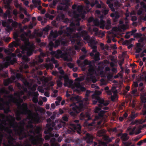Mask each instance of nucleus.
Here are the masks:
<instances>
[{"label": "nucleus", "mask_w": 146, "mask_h": 146, "mask_svg": "<svg viewBox=\"0 0 146 146\" xmlns=\"http://www.w3.org/2000/svg\"><path fill=\"white\" fill-rule=\"evenodd\" d=\"M40 127H37L36 129L34 128L30 129L29 132L30 133L33 134L34 135L35 134H38L36 136L30 134L27 131L26 132L24 130V129H21L19 131V139L22 140L24 138H27L29 137V140L32 144L37 146H41L43 143L44 139L42 137V135L40 133Z\"/></svg>", "instance_id": "f257e3e1"}, {"label": "nucleus", "mask_w": 146, "mask_h": 146, "mask_svg": "<svg viewBox=\"0 0 146 146\" xmlns=\"http://www.w3.org/2000/svg\"><path fill=\"white\" fill-rule=\"evenodd\" d=\"M77 30L79 32L74 35L75 37L71 39L70 40L72 42L77 44L78 45L81 44L80 38L81 37L83 38L84 40H89L90 36L88 35L87 32L84 30L82 31V28L80 27L77 29Z\"/></svg>", "instance_id": "f03ea898"}, {"label": "nucleus", "mask_w": 146, "mask_h": 146, "mask_svg": "<svg viewBox=\"0 0 146 146\" xmlns=\"http://www.w3.org/2000/svg\"><path fill=\"white\" fill-rule=\"evenodd\" d=\"M84 138L86 143L88 145L96 146L98 143V145L97 146H107V143L101 140H98V143L96 142H93V137L92 135L89 133H87Z\"/></svg>", "instance_id": "7ed1b4c3"}, {"label": "nucleus", "mask_w": 146, "mask_h": 146, "mask_svg": "<svg viewBox=\"0 0 146 146\" xmlns=\"http://www.w3.org/2000/svg\"><path fill=\"white\" fill-rule=\"evenodd\" d=\"M73 104L75 105L72 108V111L70 112L69 114L71 117L74 118L77 116L78 113L84 110V105L82 103H80L78 106L75 103Z\"/></svg>", "instance_id": "20e7f679"}, {"label": "nucleus", "mask_w": 146, "mask_h": 146, "mask_svg": "<svg viewBox=\"0 0 146 146\" xmlns=\"http://www.w3.org/2000/svg\"><path fill=\"white\" fill-rule=\"evenodd\" d=\"M88 41V44L89 46H90L91 48L93 49L92 52L90 53V55L91 56L93 57L95 55L94 53L97 52V46L96 45L98 42L93 38H90Z\"/></svg>", "instance_id": "39448f33"}, {"label": "nucleus", "mask_w": 146, "mask_h": 146, "mask_svg": "<svg viewBox=\"0 0 146 146\" xmlns=\"http://www.w3.org/2000/svg\"><path fill=\"white\" fill-rule=\"evenodd\" d=\"M5 131L7 134H6V137L8 140V143H11V141H14L15 140V138L13 137V131L12 130L7 127L5 129Z\"/></svg>", "instance_id": "423d86ee"}, {"label": "nucleus", "mask_w": 146, "mask_h": 146, "mask_svg": "<svg viewBox=\"0 0 146 146\" xmlns=\"http://www.w3.org/2000/svg\"><path fill=\"white\" fill-rule=\"evenodd\" d=\"M21 53L24 54L27 52V54L28 56L32 55L33 52V50L31 48H28L25 45H22L21 47Z\"/></svg>", "instance_id": "0eeeda50"}, {"label": "nucleus", "mask_w": 146, "mask_h": 146, "mask_svg": "<svg viewBox=\"0 0 146 146\" xmlns=\"http://www.w3.org/2000/svg\"><path fill=\"white\" fill-rule=\"evenodd\" d=\"M73 17L76 21L78 22L76 24L75 26H79L80 25V23L79 22L81 19V18L83 19L85 16L83 14H77V12L76 11H74L73 12Z\"/></svg>", "instance_id": "6e6552de"}, {"label": "nucleus", "mask_w": 146, "mask_h": 146, "mask_svg": "<svg viewBox=\"0 0 146 146\" xmlns=\"http://www.w3.org/2000/svg\"><path fill=\"white\" fill-rule=\"evenodd\" d=\"M91 21H93L94 23L95 26H100L101 28H104V23H105V21L103 19H101L100 21L98 19H94L93 18H91V19H90L89 21L90 20H91Z\"/></svg>", "instance_id": "1a4fd4ad"}, {"label": "nucleus", "mask_w": 146, "mask_h": 146, "mask_svg": "<svg viewBox=\"0 0 146 146\" xmlns=\"http://www.w3.org/2000/svg\"><path fill=\"white\" fill-rule=\"evenodd\" d=\"M101 93L102 92L101 91L96 90L94 93L92 95V98L93 99H95V100H94L93 101V104H96L98 102L100 103L99 101L97 99V97H100L99 95L101 94Z\"/></svg>", "instance_id": "9d476101"}, {"label": "nucleus", "mask_w": 146, "mask_h": 146, "mask_svg": "<svg viewBox=\"0 0 146 146\" xmlns=\"http://www.w3.org/2000/svg\"><path fill=\"white\" fill-rule=\"evenodd\" d=\"M71 141L75 142V144L79 146H84L85 144V141L82 139L75 138V139L72 138L70 139Z\"/></svg>", "instance_id": "9b49d317"}, {"label": "nucleus", "mask_w": 146, "mask_h": 146, "mask_svg": "<svg viewBox=\"0 0 146 146\" xmlns=\"http://www.w3.org/2000/svg\"><path fill=\"white\" fill-rule=\"evenodd\" d=\"M20 106L21 108V113L22 114H27L28 111L27 104L26 103H24Z\"/></svg>", "instance_id": "f8f14e48"}, {"label": "nucleus", "mask_w": 146, "mask_h": 146, "mask_svg": "<svg viewBox=\"0 0 146 146\" xmlns=\"http://www.w3.org/2000/svg\"><path fill=\"white\" fill-rule=\"evenodd\" d=\"M5 93L7 94H8L9 93V91L6 90H5V91L4 93ZM3 94V93L0 96V109L1 110H4L5 109V105L6 103V102H5L4 99L1 97V95Z\"/></svg>", "instance_id": "ddd939ff"}, {"label": "nucleus", "mask_w": 146, "mask_h": 146, "mask_svg": "<svg viewBox=\"0 0 146 146\" xmlns=\"http://www.w3.org/2000/svg\"><path fill=\"white\" fill-rule=\"evenodd\" d=\"M9 125L10 127H12L14 131L17 133L18 135H19L18 133L20 131V129L22 128H19V129H17L18 126L17 125V123L16 122H11L10 123Z\"/></svg>", "instance_id": "4468645a"}, {"label": "nucleus", "mask_w": 146, "mask_h": 146, "mask_svg": "<svg viewBox=\"0 0 146 146\" xmlns=\"http://www.w3.org/2000/svg\"><path fill=\"white\" fill-rule=\"evenodd\" d=\"M16 138L15 139V140L14 141H11V143H8V144L9 145V146H22V145L21 143H20L18 142H17L16 141ZM27 144H29L30 145H31V144L29 143L28 141H27L25 143V146H26L27 145Z\"/></svg>", "instance_id": "2eb2a0df"}, {"label": "nucleus", "mask_w": 146, "mask_h": 146, "mask_svg": "<svg viewBox=\"0 0 146 146\" xmlns=\"http://www.w3.org/2000/svg\"><path fill=\"white\" fill-rule=\"evenodd\" d=\"M56 19L57 21H60L61 20H64V22L65 23L68 22L69 20L68 18L65 19V15L64 14H59L57 16Z\"/></svg>", "instance_id": "dca6fc26"}, {"label": "nucleus", "mask_w": 146, "mask_h": 146, "mask_svg": "<svg viewBox=\"0 0 146 146\" xmlns=\"http://www.w3.org/2000/svg\"><path fill=\"white\" fill-rule=\"evenodd\" d=\"M73 127L74 130L76 131L80 135H82V132L81 130V127L80 124H77L76 125H73Z\"/></svg>", "instance_id": "f3484780"}, {"label": "nucleus", "mask_w": 146, "mask_h": 146, "mask_svg": "<svg viewBox=\"0 0 146 146\" xmlns=\"http://www.w3.org/2000/svg\"><path fill=\"white\" fill-rule=\"evenodd\" d=\"M7 9L6 10V12L3 14V16L4 18H6L7 17L10 18L11 17V12L10 10L11 8L10 6L8 5L7 7Z\"/></svg>", "instance_id": "a211bd4d"}, {"label": "nucleus", "mask_w": 146, "mask_h": 146, "mask_svg": "<svg viewBox=\"0 0 146 146\" xmlns=\"http://www.w3.org/2000/svg\"><path fill=\"white\" fill-rule=\"evenodd\" d=\"M20 45V44L18 41H13L9 45V47L11 49V50L12 51H14V49H13V47H17Z\"/></svg>", "instance_id": "6ab92c4d"}, {"label": "nucleus", "mask_w": 146, "mask_h": 146, "mask_svg": "<svg viewBox=\"0 0 146 146\" xmlns=\"http://www.w3.org/2000/svg\"><path fill=\"white\" fill-rule=\"evenodd\" d=\"M102 8L103 9L102 11V15L100 16V17L101 19L103 18V15H105L107 14L109 11V9H106V6L104 4L102 5Z\"/></svg>", "instance_id": "aec40b11"}, {"label": "nucleus", "mask_w": 146, "mask_h": 146, "mask_svg": "<svg viewBox=\"0 0 146 146\" xmlns=\"http://www.w3.org/2000/svg\"><path fill=\"white\" fill-rule=\"evenodd\" d=\"M64 86H67L68 84L71 85L73 83V81L69 80L68 77L67 75L64 76Z\"/></svg>", "instance_id": "412c9836"}, {"label": "nucleus", "mask_w": 146, "mask_h": 146, "mask_svg": "<svg viewBox=\"0 0 146 146\" xmlns=\"http://www.w3.org/2000/svg\"><path fill=\"white\" fill-rule=\"evenodd\" d=\"M88 72L89 74L91 75L90 77H94L93 75L96 72L95 68L92 64L90 65L89 66Z\"/></svg>", "instance_id": "4be33fe9"}, {"label": "nucleus", "mask_w": 146, "mask_h": 146, "mask_svg": "<svg viewBox=\"0 0 146 146\" xmlns=\"http://www.w3.org/2000/svg\"><path fill=\"white\" fill-rule=\"evenodd\" d=\"M45 56L46 54L44 53L41 52L40 54L36 58L37 62L40 63H42L43 61V59L41 58V56L43 58Z\"/></svg>", "instance_id": "5701e85b"}, {"label": "nucleus", "mask_w": 146, "mask_h": 146, "mask_svg": "<svg viewBox=\"0 0 146 146\" xmlns=\"http://www.w3.org/2000/svg\"><path fill=\"white\" fill-rule=\"evenodd\" d=\"M6 59L7 60L6 61L7 62L12 64L16 63L17 62V60L15 58H13L12 59L11 57L9 56H7L6 57Z\"/></svg>", "instance_id": "b1692460"}, {"label": "nucleus", "mask_w": 146, "mask_h": 146, "mask_svg": "<svg viewBox=\"0 0 146 146\" xmlns=\"http://www.w3.org/2000/svg\"><path fill=\"white\" fill-rule=\"evenodd\" d=\"M92 30L95 33L94 35L96 36H100L101 35H104V34L101 31H99L98 29L96 27H94Z\"/></svg>", "instance_id": "393cba45"}, {"label": "nucleus", "mask_w": 146, "mask_h": 146, "mask_svg": "<svg viewBox=\"0 0 146 146\" xmlns=\"http://www.w3.org/2000/svg\"><path fill=\"white\" fill-rule=\"evenodd\" d=\"M73 29L70 27H67L66 30H64V34L67 36H69L73 32Z\"/></svg>", "instance_id": "a878e982"}, {"label": "nucleus", "mask_w": 146, "mask_h": 146, "mask_svg": "<svg viewBox=\"0 0 146 146\" xmlns=\"http://www.w3.org/2000/svg\"><path fill=\"white\" fill-rule=\"evenodd\" d=\"M32 2L35 6L37 5H39L38 8V10H40L42 9V6L40 5L41 2L39 0H32Z\"/></svg>", "instance_id": "bb28decb"}, {"label": "nucleus", "mask_w": 146, "mask_h": 146, "mask_svg": "<svg viewBox=\"0 0 146 146\" xmlns=\"http://www.w3.org/2000/svg\"><path fill=\"white\" fill-rule=\"evenodd\" d=\"M140 98L142 103H145L146 102V92L141 93Z\"/></svg>", "instance_id": "cd10ccee"}, {"label": "nucleus", "mask_w": 146, "mask_h": 146, "mask_svg": "<svg viewBox=\"0 0 146 146\" xmlns=\"http://www.w3.org/2000/svg\"><path fill=\"white\" fill-rule=\"evenodd\" d=\"M110 16L113 18L114 20H117L119 18L120 15L119 13L117 11H116L115 12L111 14Z\"/></svg>", "instance_id": "c85d7f7f"}, {"label": "nucleus", "mask_w": 146, "mask_h": 146, "mask_svg": "<svg viewBox=\"0 0 146 146\" xmlns=\"http://www.w3.org/2000/svg\"><path fill=\"white\" fill-rule=\"evenodd\" d=\"M33 119L34 121L36 123H38L40 122V117L37 113L34 115Z\"/></svg>", "instance_id": "c756f323"}, {"label": "nucleus", "mask_w": 146, "mask_h": 146, "mask_svg": "<svg viewBox=\"0 0 146 146\" xmlns=\"http://www.w3.org/2000/svg\"><path fill=\"white\" fill-rule=\"evenodd\" d=\"M121 139L123 141V142H126L129 139V137L127 136V135L126 133H123V135L121 137Z\"/></svg>", "instance_id": "7c9ffc66"}, {"label": "nucleus", "mask_w": 146, "mask_h": 146, "mask_svg": "<svg viewBox=\"0 0 146 146\" xmlns=\"http://www.w3.org/2000/svg\"><path fill=\"white\" fill-rule=\"evenodd\" d=\"M46 127H48V129L46 130L44 132V133L47 134L49 133H51V131L53 130V129L52 127H50V124H47Z\"/></svg>", "instance_id": "2f4dec72"}, {"label": "nucleus", "mask_w": 146, "mask_h": 146, "mask_svg": "<svg viewBox=\"0 0 146 146\" xmlns=\"http://www.w3.org/2000/svg\"><path fill=\"white\" fill-rule=\"evenodd\" d=\"M76 86L78 89H79L82 91H84L86 90V88L83 86L80 82L76 83Z\"/></svg>", "instance_id": "473e14b6"}, {"label": "nucleus", "mask_w": 146, "mask_h": 146, "mask_svg": "<svg viewBox=\"0 0 146 146\" xmlns=\"http://www.w3.org/2000/svg\"><path fill=\"white\" fill-rule=\"evenodd\" d=\"M97 99L99 101L100 105L102 104L104 106H107L109 104L108 102H105L103 100L101 99L100 97H97Z\"/></svg>", "instance_id": "72a5a7b5"}, {"label": "nucleus", "mask_w": 146, "mask_h": 146, "mask_svg": "<svg viewBox=\"0 0 146 146\" xmlns=\"http://www.w3.org/2000/svg\"><path fill=\"white\" fill-rule=\"evenodd\" d=\"M60 56L61 58H63L65 61H68V54L66 52L62 53Z\"/></svg>", "instance_id": "f704fd0d"}, {"label": "nucleus", "mask_w": 146, "mask_h": 146, "mask_svg": "<svg viewBox=\"0 0 146 146\" xmlns=\"http://www.w3.org/2000/svg\"><path fill=\"white\" fill-rule=\"evenodd\" d=\"M106 3L110 8L111 10L113 12H114L115 11V9L113 7V3L110 2L109 1H107Z\"/></svg>", "instance_id": "c9c22d12"}, {"label": "nucleus", "mask_w": 146, "mask_h": 146, "mask_svg": "<svg viewBox=\"0 0 146 146\" xmlns=\"http://www.w3.org/2000/svg\"><path fill=\"white\" fill-rule=\"evenodd\" d=\"M58 36V33L57 31L54 32L53 31H51L50 36L51 37H53V38H56Z\"/></svg>", "instance_id": "e433bc0d"}, {"label": "nucleus", "mask_w": 146, "mask_h": 146, "mask_svg": "<svg viewBox=\"0 0 146 146\" xmlns=\"http://www.w3.org/2000/svg\"><path fill=\"white\" fill-rule=\"evenodd\" d=\"M22 62L24 63H25L28 62L30 61V59L28 58L27 56L25 55H23L22 58Z\"/></svg>", "instance_id": "4c0bfd02"}, {"label": "nucleus", "mask_w": 146, "mask_h": 146, "mask_svg": "<svg viewBox=\"0 0 146 146\" xmlns=\"http://www.w3.org/2000/svg\"><path fill=\"white\" fill-rule=\"evenodd\" d=\"M94 60L95 61H97L100 59V53L99 52H97L95 54L94 56L93 57Z\"/></svg>", "instance_id": "58836bf2"}, {"label": "nucleus", "mask_w": 146, "mask_h": 146, "mask_svg": "<svg viewBox=\"0 0 146 146\" xmlns=\"http://www.w3.org/2000/svg\"><path fill=\"white\" fill-rule=\"evenodd\" d=\"M66 7H64L61 5H58L57 7V9L58 10L65 11L66 10Z\"/></svg>", "instance_id": "ea45409f"}, {"label": "nucleus", "mask_w": 146, "mask_h": 146, "mask_svg": "<svg viewBox=\"0 0 146 146\" xmlns=\"http://www.w3.org/2000/svg\"><path fill=\"white\" fill-rule=\"evenodd\" d=\"M55 46L53 42L52 41H50L48 44L49 50L51 51H52L53 47H55Z\"/></svg>", "instance_id": "a19ab883"}, {"label": "nucleus", "mask_w": 146, "mask_h": 146, "mask_svg": "<svg viewBox=\"0 0 146 146\" xmlns=\"http://www.w3.org/2000/svg\"><path fill=\"white\" fill-rule=\"evenodd\" d=\"M81 64L82 66H85L89 65V66L90 65H91V62H89L87 60H84L83 62L81 63Z\"/></svg>", "instance_id": "79ce46f5"}, {"label": "nucleus", "mask_w": 146, "mask_h": 146, "mask_svg": "<svg viewBox=\"0 0 146 146\" xmlns=\"http://www.w3.org/2000/svg\"><path fill=\"white\" fill-rule=\"evenodd\" d=\"M48 134V135H46L44 137V139L46 140H48L51 137L54 136V134L52 133H49Z\"/></svg>", "instance_id": "37998d69"}, {"label": "nucleus", "mask_w": 146, "mask_h": 146, "mask_svg": "<svg viewBox=\"0 0 146 146\" xmlns=\"http://www.w3.org/2000/svg\"><path fill=\"white\" fill-rule=\"evenodd\" d=\"M77 11H78V13H77V14H82V10L83 9V7L82 6L80 5L78 6L77 8Z\"/></svg>", "instance_id": "c03bdc74"}, {"label": "nucleus", "mask_w": 146, "mask_h": 146, "mask_svg": "<svg viewBox=\"0 0 146 146\" xmlns=\"http://www.w3.org/2000/svg\"><path fill=\"white\" fill-rule=\"evenodd\" d=\"M11 82V80L10 78H8L7 79L5 80L3 82L4 85L5 86H8L9 84Z\"/></svg>", "instance_id": "a18cd8bd"}, {"label": "nucleus", "mask_w": 146, "mask_h": 146, "mask_svg": "<svg viewBox=\"0 0 146 146\" xmlns=\"http://www.w3.org/2000/svg\"><path fill=\"white\" fill-rule=\"evenodd\" d=\"M46 67L47 69H52L53 67V64L52 63H50L46 65Z\"/></svg>", "instance_id": "49530a36"}, {"label": "nucleus", "mask_w": 146, "mask_h": 146, "mask_svg": "<svg viewBox=\"0 0 146 146\" xmlns=\"http://www.w3.org/2000/svg\"><path fill=\"white\" fill-rule=\"evenodd\" d=\"M62 43L61 40H57L55 41V47L58 46L61 43Z\"/></svg>", "instance_id": "de8ad7c7"}, {"label": "nucleus", "mask_w": 146, "mask_h": 146, "mask_svg": "<svg viewBox=\"0 0 146 146\" xmlns=\"http://www.w3.org/2000/svg\"><path fill=\"white\" fill-rule=\"evenodd\" d=\"M15 52L16 53H19L17 55L18 57L19 58L22 57L23 55L21 53H20V52H21V51L20 50L17 49L16 50Z\"/></svg>", "instance_id": "09e8293b"}, {"label": "nucleus", "mask_w": 146, "mask_h": 146, "mask_svg": "<svg viewBox=\"0 0 146 146\" xmlns=\"http://www.w3.org/2000/svg\"><path fill=\"white\" fill-rule=\"evenodd\" d=\"M131 142H124L123 146H135L134 145H132Z\"/></svg>", "instance_id": "8fccbe9b"}, {"label": "nucleus", "mask_w": 146, "mask_h": 146, "mask_svg": "<svg viewBox=\"0 0 146 146\" xmlns=\"http://www.w3.org/2000/svg\"><path fill=\"white\" fill-rule=\"evenodd\" d=\"M137 116L136 114H132L131 115L130 118L128 117V119L129 121H131L133 119H135Z\"/></svg>", "instance_id": "3c124183"}, {"label": "nucleus", "mask_w": 146, "mask_h": 146, "mask_svg": "<svg viewBox=\"0 0 146 146\" xmlns=\"http://www.w3.org/2000/svg\"><path fill=\"white\" fill-rule=\"evenodd\" d=\"M143 83L141 82L139 84V87L138 88V90L139 91L143 92V88L142 87L143 85Z\"/></svg>", "instance_id": "603ef678"}, {"label": "nucleus", "mask_w": 146, "mask_h": 146, "mask_svg": "<svg viewBox=\"0 0 146 146\" xmlns=\"http://www.w3.org/2000/svg\"><path fill=\"white\" fill-rule=\"evenodd\" d=\"M53 52L54 53H56V54L58 56H60L62 53V51L60 50H57L56 52Z\"/></svg>", "instance_id": "864d4df0"}, {"label": "nucleus", "mask_w": 146, "mask_h": 146, "mask_svg": "<svg viewBox=\"0 0 146 146\" xmlns=\"http://www.w3.org/2000/svg\"><path fill=\"white\" fill-rule=\"evenodd\" d=\"M56 140V139L54 138H52L50 139V142L51 146H54V143H55Z\"/></svg>", "instance_id": "5fc2aeb1"}, {"label": "nucleus", "mask_w": 146, "mask_h": 146, "mask_svg": "<svg viewBox=\"0 0 146 146\" xmlns=\"http://www.w3.org/2000/svg\"><path fill=\"white\" fill-rule=\"evenodd\" d=\"M58 2V0H53L52 4L49 5L50 7H53L52 6H55Z\"/></svg>", "instance_id": "6e6d98bb"}, {"label": "nucleus", "mask_w": 146, "mask_h": 146, "mask_svg": "<svg viewBox=\"0 0 146 146\" xmlns=\"http://www.w3.org/2000/svg\"><path fill=\"white\" fill-rule=\"evenodd\" d=\"M57 86L59 87H61L62 86V83L60 80H57L56 81Z\"/></svg>", "instance_id": "4d7b16f0"}, {"label": "nucleus", "mask_w": 146, "mask_h": 146, "mask_svg": "<svg viewBox=\"0 0 146 146\" xmlns=\"http://www.w3.org/2000/svg\"><path fill=\"white\" fill-rule=\"evenodd\" d=\"M12 30L11 27L9 25H7L5 30L8 32H9Z\"/></svg>", "instance_id": "13d9d810"}, {"label": "nucleus", "mask_w": 146, "mask_h": 146, "mask_svg": "<svg viewBox=\"0 0 146 146\" xmlns=\"http://www.w3.org/2000/svg\"><path fill=\"white\" fill-rule=\"evenodd\" d=\"M85 115L83 112L81 113L80 115V119L81 120H84L85 117Z\"/></svg>", "instance_id": "bf43d9fd"}, {"label": "nucleus", "mask_w": 146, "mask_h": 146, "mask_svg": "<svg viewBox=\"0 0 146 146\" xmlns=\"http://www.w3.org/2000/svg\"><path fill=\"white\" fill-rule=\"evenodd\" d=\"M140 80L141 81H144L146 83V76L144 75L143 76H141L140 77Z\"/></svg>", "instance_id": "052dcab7"}, {"label": "nucleus", "mask_w": 146, "mask_h": 146, "mask_svg": "<svg viewBox=\"0 0 146 146\" xmlns=\"http://www.w3.org/2000/svg\"><path fill=\"white\" fill-rule=\"evenodd\" d=\"M45 16L46 17L50 19L51 20H53L54 17V16L50 15L48 14H45Z\"/></svg>", "instance_id": "680f3d73"}, {"label": "nucleus", "mask_w": 146, "mask_h": 146, "mask_svg": "<svg viewBox=\"0 0 146 146\" xmlns=\"http://www.w3.org/2000/svg\"><path fill=\"white\" fill-rule=\"evenodd\" d=\"M105 112L104 111L100 110L98 113V116L100 117H102L103 116V115L105 113Z\"/></svg>", "instance_id": "e2e57ef3"}, {"label": "nucleus", "mask_w": 146, "mask_h": 146, "mask_svg": "<svg viewBox=\"0 0 146 146\" xmlns=\"http://www.w3.org/2000/svg\"><path fill=\"white\" fill-rule=\"evenodd\" d=\"M38 91L42 93H44V90L43 89V88L41 86H39L37 88Z\"/></svg>", "instance_id": "0e129e2a"}, {"label": "nucleus", "mask_w": 146, "mask_h": 146, "mask_svg": "<svg viewBox=\"0 0 146 146\" xmlns=\"http://www.w3.org/2000/svg\"><path fill=\"white\" fill-rule=\"evenodd\" d=\"M16 119L17 120L19 121L21 119L20 115L19 113H17L16 115Z\"/></svg>", "instance_id": "69168bd1"}, {"label": "nucleus", "mask_w": 146, "mask_h": 146, "mask_svg": "<svg viewBox=\"0 0 146 146\" xmlns=\"http://www.w3.org/2000/svg\"><path fill=\"white\" fill-rule=\"evenodd\" d=\"M27 128H29L30 129L34 128V126L31 123H29L27 125Z\"/></svg>", "instance_id": "338daca9"}, {"label": "nucleus", "mask_w": 146, "mask_h": 146, "mask_svg": "<svg viewBox=\"0 0 146 146\" xmlns=\"http://www.w3.org/2000/svg\"><path fill=\"white\" fill-rule=\"evenodd\" d=\"M62 119L64 121H68V117L65 115L62 117Z\"/></svg>", "instance_id": "774afa93"}]
</instances>
